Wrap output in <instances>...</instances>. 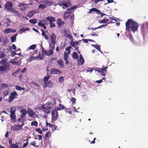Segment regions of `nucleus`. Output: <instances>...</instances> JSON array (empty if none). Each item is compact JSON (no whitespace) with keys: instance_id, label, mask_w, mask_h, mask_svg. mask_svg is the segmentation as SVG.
<instances>
[{"instance_id":"1","label":"nucleus","mask_w":148,"mask_h":148,"mask_svg":"<svg viewBox=\"0 0 148 148\" xmlns=\"http://www.w3.org/2000/svg\"><path fill=\"white\" fill-rule=\"evenodd\" d=\"M126 29L135 32L138 30V24L131 19H129L125 23Z\"/></svg>"},{"instance_id":"2","label":"nucleus","mask_w":148,"mask_h":148,"mask_svg":"<svg viewBox=\"0 0 148 148\" xmlns=\"http://www.w3.org/2000/svg\"><path fill=\"white\" fill-rule=\"evenodd\" d=\"M0 71L6 72L10 69V64L6 58H3L0 62Z\"/></svg>"},{"instance_id":"3","label":"nucleus","mask_w":148,"mask_h":148,"mask_svg":"<svg viewBox=\"0 0 148 148\" xmlns=\"http://www.w3.org/2000/svg\"><path fill=\"white\" fill-rule=\"evenodd\" d=\"M42 107L43 112L46 114H49L51 112V110L53 108V105L51 102H47L42 105Z\"/></svg>"},{"instance_id":"4","label":"nucleus","mask_w":148,"mask_h":148,"mask_svg":"<svg viewBox=\"0 0 148 148\" xmlns=\"http://www.w3.org/2000/svg\"><path fill=\"white\" fill-rule=\"evenodd\" d=\"M46 20L47 23L49 22V23L50 24V26L51 28L54 27H56L55 23H53L56 21L55 18L52 16H49L46 17Z\"/></svg>"},{"instance_id":"5","label":"nucleus","mask_w":148,"mask_h":148,"mask_svg":"<svg viewBox=\"0 0 148 148\" xmlns=\"http://www.w3.org/2000/svg\"><path fill=\"white\" fill-rule=\"evenodd\" d=\"M12 3L9 1L7 2L5 4L4 7L8 11L12 12V10L14 9L12 8Z\"/></svg>"},{"instance_id":"6","label":"nucleus","mask_w":148,"mask_h":148,"mask_svg":"<svg viewBox=\"0 0 148 148\" xmlns=\"http://www.w3.org/2000/svg\"><path fill=\"white\" fill-rule=\"evenodd\" d=\"M58 111H57L56 110L54 109L52 110L51 112V122H54V121L57 119L58 116Z\"/></svg>"},{"instance_id":"7","label":"nucleus","mask_w":148,"mask_h":148,"mask_svg":"<svg viewBox=\"0 0 148 148\" xmlns=\"http://www.w3.org/2000/svg\"><path fill=\"white\" fill-rule=\"evenodd\" d=\"M108 67V66L105 67H103L102 66L101 69L97 68L96 69H95V70L96 71H97L98 73H100L101 75L105 76L106 73L104 72H106L107 71V69Z\"/></svg>"},{"instance_id":"8","label":"nucleus","mask_w":148,"mask_h":148,"mask_svg":"<svg viewBox=\"0 0 148 148\" xmlns=\"http://www.w3.org/2000/svg\"><path fill=\"white\" fill-rule=\"evenodd\" d=\"M23 126V124L20 125H14L11 126V130L13 131H14L19 130L22 129Z\"/></svg>"},{"instance_id":"9","label":"nucleus","mask_w":148,"mask_h":148,"mask_svg":"<svg viewBox=\"0 0 148 148\" xmlns=\"http://www.w3.org/2000/svg\"><path fill=\"white\" fill-rule=\"evenodd\" d=\"M18 95L15 91L12 92L9 97V102H11L15 98H17Z\"/></svg>"},{"instance_id":"10","label":"nucleus","mask_w":148,"mask_h":148,"mask_svg":"<svg viewBox=\"0 0 148 148\" xmlns=\"http://www.w3.org/2000/svg\"><path fill=\"white\" fill-rule=\"evenodd\" d=\"M62 73V72L59 69L55 68H52L50 72L51 74H60Z\"/></svg>"},{"instance_id":"11","label":"nucleus","mask_w":148,"mask_h":148,"mask_svg":"<svg viewBox=\"0 0 148 148\" xmlns=\"http://www.w3.org/2000/svg\"><path fill=\"white\" fill-rule=\"evenodd\" d=\"M79 59H77V62L79 65H83L84 62V60L82 54H80Z\"/></svg>"},{"instance_id":"12","label":"nucleus","mask_w":148,"mask_h":148,"mask_svg":"<svg viewBox=\"0 0 148 148\" xmlns=\"http://www.w3.org/2000/svg\"><path fill=\"white\" fill-rule=\"evenodd\" d=\"M51 43L54 44L56 43V36L54 33H53L50 36Z\"/></svg>"},{"instance_id":"13","label":"nucleus","mask_w":148,"mask_h":148,"mask_svg":"<svg viewBox=\"0 0 148 148\" xmlns=\"http://www.w3.org/2000/svg\"><path fill=\"white\" fill-rule=\"evenodd\" d=\"M44 88L47 87H52L53 85V83L51 80L46 82L44 83Z\"/></svg>"},{"instance_id":"14","label":"nucleus","mask_w":148,"mask_h":148,"mask_svg":"<svg viewBox=\"0 0 148 148\" xmlns=\"http://www.w3.org/2000/svg\"><path fill=\"white\" fill-rule=\"evenodd\" d=\"M59 107H55L54 108V109L56 110L57 111H58V110L60 111L61 110H64L66 107H65V106L61 104H59Z\"/></svg>"},{"instance_id":"15","label":"nucleus","mask_w":148,"mask_h":148,"mask_svg":"<svg viewBox=\"0 0 148 148\" xmlns=\"http://www.w3.org/2000/svg\"><path fill=\"white\" fill-rule=\"evenodd\" d=\"M47 126H49L50 127H52V131L53 132L55 130H56L57 126L54 124H51L47 123V122L46 123Z\"/></svg>"},{"instance_id":"16","label":"nucleus","mask_w":148,"mask_h":148,"mask_svg":"<svg viewBox=\"0 0 148 148\" xmlns=\"http://www.w3.org/2000/svg\"><path fill=\"white\" fill-rule=\"evenodd\" d=\"M27 112L28 115L31 117H34L36 115V114L33 110L29 108L27 109Z\"/></svg>"},{"instance_id":"17","label":"nucleus","mask_w":148,"mask_h":148,"mask_svg":"<svg viewBox=\"0 0 148 148\" xmlns=\"http://www.w3.org/2000/svg\"><path fill=\"white\" fill-rule=\"evenodd\" d=\"M57 23L59 27H60L62 25H63L64 24V22L62 21L61 18H58L57 21Z\"/></svg>"},{"instance_id":"18","label":"nucleus","mask_w":148,"mask_h":148,"mask_svg":"<svg viewBox=\"0 0 148 148\" xmlns=\"http://www.w3.org/2000/svg\"><path fill=\"white\" fill-rule=\"evenodd\" d=\"M36 13V12L33 10L29 11L27 14V16L29 18H31Z\"/></svg>"},{"instance_id":"19","label":"nucleus","mask_w":148,"mask_h":148,"mask_svg":"<svg viewBox=\"0 0 148 148\" xmlns=\"http://www.w3.org/2000/svg\"><path fill=\"white\" fill-rule=\"evenodd\" d=\"M146 26H148V25H146V23H143L141 25V29L142 32L143 34L145 33L147 29V28L145 27Z\"/></svg>"},{"instance_id":"20","label":"nucleus","mask_w":148,"mask_h":148,"mask_svg":"<svg viewBox=\"0 0 148 148\" xmlns=\"http://www.w3.org/2000/svg\"><path fill=\"white\" fill-rule=\"evenodd\" d=\"M71 13V12L68 10L67 11L64 13V19H67L70 16V14Z\"/></svg>"},{"instance_id":"21","label":"nucleus","mask_w":148,"mask_h":148,"mask_svg":"<svg viewBox=\"0 0 148 148\" xmlns=\"http://www.w3.org/2000/svg\"><path fill=\"white\" fill-rule=\"evenodd\" d=\"M11 12L14 13L18 17H20L21 16V15L20 13L14 9L12 10Z\"/></svg>"},{"instance_id":"22","label":"nucleus","mask_w":148,"mask_h":148,"mask_svg":"<svg viewBox=\"0 0 148 148\" xmlns=\"http://www.w3.org/2000/svg\"><path fill=\"white\" fill-rule=\"evenodd\" d=\"M41 31H42V36H45V38L47 40L49 39L48 36L46 34L45 32L42 29H41Z\"/></svg>"},{"instance_id":"23","label":"nucleus","mask_w":148,"mask_h":148,"mask_svg":"<svg viewBox=\"0 0 148 148\" xmlns=\"http://www.w3.org/2000/svg\"><path fill=\"white\" fill-rule=\"evenodd\" d=\"M57 62L58 64L61 67H63L64 66L63 62L62 60H60L57 61Z\"/></svg>"},{"instance_id":"24","label":"nucleus","mask_w":148,"mask_h":148,"mask_svg":"<svg viewBox=\"0 0 148 148\" xmlns=\"http://www.w3.org/2000/svg\"><path fill=\"white\" fill-rule=\"evenodd\" d=\"M39 23H41L44 25H48V23H47L46 20V18L43 19L42 20H40V22Z\"/></svg>"},{"instance_id":"25","label":"nucleus","mask_w":148,"mask_h":148,"mask_svg":"<svg viewBox=\"0 0 148 148\" xmlns=\"http://www.w3.org/2000/svg\"><path fill=\"white\" fill-rule=\"evenodd\" d=\"M53 51L52 49H51L47 51L45 55L47 56H50L53 54Z\"/></svg>"},{"instance_id":"26","label":"nucleus","mask_w":148,"mask_h":148,"mask_svg":"<svg viewBox=\"0 0 148 148\" xmlns=\"http://www.w3.org/2000/svg\"><path fill=\"white\" fill-rule=\"evenodd\" d=\"M17 34H16L12 36L11 37L10 39L11 40V42L12 43L15 42L16 39V37L17 36Z\"/></svg>"},{"instance_id":"27","label":"nucleus","mask_w":148,"mask_h":148,"mask_svg":"<svg viewBox=\"0 0 148 148\" xmlns=\"http://www.w3.org/2000/svg\"><path fill=\"white\" fill-rule=\"evenodd\" d=\"M69 1L68 0L66 2V1L64 2L63 6H62V8L63 9H65L67 7L69 6L68 3H69Z\"/></svg>"},{"instance_id":"28","label":"nucleus","mask_w":148,"mask_h":148,"mask_svg":"<svg viewBox=\"0 0 148 148\" xmlns=\"http://www.w3.org/2000/svg\"><path fill=\"white\" fill-rule=\"evenodd\" d=\"M72 58L74 59H77L78 58V56L75 52H73L72 54Z\"/></svg>"},{"instance_id":"29","label":"nucleus","mask_w":148,"mask_h":148,"mask_svg":"<svg viewBox=\"0 0 148 148\" xmlns=\"http://www.w3.org/2000/svg\"><path fill=\"white\" fill-rule=\"evenodd\" d=\"M92 46L95 48L99 51L101 52V50L99 45H92Z\"/></svg>"},{"instance_id":"30","label":"nucleus","mask_w":148,"mask_h":148,"mask_svg":"<svg viewBox=\"0 0 148 148\" xmlns=\"http://www.w3.org/2000/svg\"><path fill=\"white\" fill-rule=\"evenodd\" d=\"M37 20L36 19H30L29 22L31 23L34 24L37 23Z\"/></svg>"},{"instance_id":"31","label":"nucleus","mask_w":148,"mask_h":148,"mask_svg":"<svg viewBox=\"0 0 148 148\" xmlns=\"http://www.w3.org/2000/svg\"><path fill=\"white\" fill-rule=\"evenodd\" d=\"M15 88L18 90H24L25 89V88H22L21 86H18V85L16 86H15Z\"/></svg>"},{"instance_id":"32","label":"nucleus","mask_w":148,"mask_h":148,"mask_svg":"<svg viewBox=\"0 0 148 148\" xmlns=\"http://www.w3.org/2000/svg\"><path fill=\"white\" fill-rule=\"evenodd\" d=\"M51 132H47L46 133V134H45V140H47L49 138V134L51 135Z\"/></svg>"},{"instance_id":"33","label":"nucleus","mask_w":148,"mask_h":148,"mask_svg":"<svg viewBox=\"0 0 148 148\" xmlns=\"http://www.w3.org/2000/svg\"><path fill=\"white\" fill-rule=\"evenodd\" d=\"M31 126H34L36 127H37L38 126V122L37 121H34L31 123Z\"/></svg>"},{"instance_id":"34","label":"nucleus","mask_w":148,"mask_h":148,"mask_svg":"<svg viewBox=\"0 0 148 148\" xmlns=\"http://www.w3.org/2000/svg\"><path fill=\"white\" fill-rule=\"evenodd\" d=\"M10 117L11 119L13 120L14 122L16 121V119L15 118L16 116L15 115L10 114Z\"/></svg>"},{"instance_id":"35","label":"nucleus","mask_w":148,"mask_h":148,"mask_svg":"<svg viewBox=\"0 0 148 148\" xmlns=\"http://www.w3.org/2000/svg\"><path fill=\"white\" fill-rule=\"evenodd\" d=\"M25 141H26V142L25 143H23V146L22 147V148H23L27 146V145L28 144V138H26L25 140Z\"/></svg>"},{"instance_id":"36","label":"nucleus","mask_w":148,"mask_h":148,"mask_svg":"<svg viewBox=\"0 0 148 148\" xmlns=\"http://www.w3.org/2000/svg\"><path fill=\"white\" fill-rule=\"evenodd\" d=\"M18 146L16 144H12V145H10L9 147L10 148H18Z\"/></svg>"},{"instance_id":"37","label":"nucleus","mask_w":148,"mask_h":148,"mask_svg":"<svg viewBox=\"0 0 148 148\" xmlns=\"http://www.w3.org/2000/svg\"><path fill=\"white\" fill-rule=\"evenodd\" d=\"M64 36H66L67 38L70 39L71 41L73 40V37L71 35L69 34H65Z\"/></svg>"},{"instance_id":"38","label":"nucleus","mask_w":148,"mask_h":148,"mask_svg":"<svg viewBox=\"0 0 148 148\" xmlns=\"http://www.w3.org/2000/svg\"><path fill=\"white\" fill-rule=\"evenodd\" d=\"M64 110H65L66 113H68V114H71V112L70 111V108H66L64 109Z\"/></svg>"},{"instance_id":"39","label":"nucleus","mask_w":148,"mask_h":148,"mask_svg":"<svg viewBox=\"0 0 148 148\" xmlns=\"http://www.w3.org/2000/svg\"><path fill=\"white\" fill-rule=\"evenodd\" d=\"M38 25L39 26L43 27L45 29H47V27L45 25H44L41 23H38Z\"/></svg>"},{"instance_id":"40","label":"nucleus","mask_w":148,"mask_h":148,"mask_svg":"<svg viewBox=\"0 0 148 148\" xmlns=\"http://www.w3.org/2000/svg\"><path fill=\"white\" fill-rule=\"evenodd\" d=\"M27 112L25 110H23L22 111V114L21 115V118H23V117L25 116Z\"/></svg>"},{"instance_id":"41","label":"nucleus","mask_w":148,"mask_h":148,"mask_svg":"<svg viewBox=\"0 0 148 148\" xmlns=\"http://www.w3.org/2000/svg\"><path fill=\"white\" fill-rule=\"evenodd\" d=\"M35 130L40 134H42V132L40 128H37L35 129Z\"/></svg>"},{"instance_id":"42","label":"nucleus","mask_w":148,"mask_h":148,"mask_svg":"<svg viewBox=\"0 0 148 148\" xmlns=\"http://www.w3.org/2000/svg\"><path fill=\"white\" fill-rule=\"evenodd\" d=\"M38 8L42 9H44L46 8V7L44 5L40 4L39 5Z\"/></svg>"},{"instance_id":"43","label":"nucleus","mask_w":148,"mask_h":148,"mask_svg":"<svg viewBox=\"0 0 148 148\" xmlns=\"http://www.w3.org/2000/svg\"><path fill=\"white\" fill-rule=\"evenodd\" d=\"M50 77L45 76L43 78L44 83L45 82L48 81V80L50 78Z\"/></svg>"},{"instance_id":"44","label":"nucleus","mask_w":148,"mask_h":148,"mask_svg":"<svg viewBox=\"0 0 148 148\" xmlns=\"http://www.w3.org/2000/svg\"><path fill=\"white\" fill-rule=\"evenodd\" d=\"M64 80V78L63 77H60L58 78V81L60 83H62L63 82Z\"/></svg>"},{"instance_id":"45","label":"nucleus","mask_w":148,"mask_h":148,"mask_svg":"<svg viewBox=\"0 0 148 148\" xmlns=\"http://www.w3.org/2000/svg\"><path fill=\"white\" fill-rule=\"evenodd\" d=\"M11 29L7 28L5 29L4 30V32L5 34H8L10 32Z\"/></svg>"},{"instance_id":"46","label":"nucleus","mask_w":148,"mask_h":148,"mask_svg":"<svg viewBox=\"0 0 148 148\" xmlns=\"http://www.w3.org/2000/svg\"><path fill=\"white\" fill-rule=\"evenodd\" d=\"M64 60L68 59V55L65 52H64Z\"/></svg>"},{"instance_id":"47","label":"nucleus","mask_w":148,"mask_h":148,"mask_svg":"<svg viewBox=\"0 0 148 148\" xmlns=\"http://www.w3.org/2000/svg\"><path fill=\"white\" fill-rule=\"evenodd\" d=\"M36 47V45H33L31 46H30L29 47V49H34Z\"/></svg>"},{"instance_id":"48","label":"nucleus","mask_w":148,"mask_h":148,"mask_svg":"<svg viewBox=\"0 0 148 148\" xmlns=\"http://www.w3.org/2000/svg\"><path fill=\"white\" fill-rule=\"evenodd\" d=\"M3 93L4 96L5 97V96H7V95H8L9 92H8V90H4L3 91Z\"/></svg>"},{"instance_id":"49","label":"nucleus","mask_w":148,"mask_h":148,"mask_svg":"<svg viewBox=\"0 0 148 148\" xmlns=\"http://www.w3.org/2000/svg\"><path fill=\"white\" fill-rule=\"evenodd\" d=\"M71 48V46H69L68 47H67L66 48V50L68 52V53H70V49Z\"/></svg>"},{"instance_id":"50","label":"nucleus","mask_w":148,"mask_h":148,"mask_svg":"<svg viewBox=\"0 0 148 148\" xmlns=\"http://www.w3.org/2000/svg\"><path fill=\"white\" fill-rule=\"evenodd\" d=\"M29 28L27 27L26 28H22L20 29V31L25 32L26 31H28Z\"/></svg>"},{"instance_id":"51","label":"nucleus","mask_w":148,"mask_h":148,"mask_svg":"<svg viewBox=\"0 0 148 148\" xmlns=\"http://www.w3.org/2000/svg\"><path fill=\"white\" fill-rule=\"evenodd\" d=\"M36 142L35 141H34L30 143V145H32L34 147H38V146H36Z\"/></svg>"},{"instance_id":"52","label":"nucleus","mask_w":148,"mask_h":148,"mask_svg":"<svg viewBox=\"0 0 148 148\" xmlns=\"http://www.w3.org/2000/svg\"><path fill=\"white\" fill-rule=\"evenodd\" d=\"M8 87V84H5L4 83H2L1 84V87L2 88H5Z\"/></svg>"},{"instance_id":"53","label":"nucleus","mask_w":148,"mask_h":148,"mask_svg":"<svg viewBox=\"0 0 148 148\" xmlns=\"http://www.w3.org/2000/svg\"><path fill=\"white\" fill-rule=\"evenodd\" d=\"M96 10V8H93L92 9H91L89 12V13L90 14L91 12H95Z\"/></svg>"},{"instance_id":"54","label":"nucleus","mask_w":148,"mask_h":148,"mask_svg":"<svg viewBox=\"0 0 148 148\" xmlns=\"http://www.w3.org/2000/svg\"><path fill=\"white\" fill-rule=\"evenodd\" d=\"M99 23H106L105 19H104L102 20H99Z\"/></svg>"},{"instance_id":"55","label":"nucleus","mask_w":148,"mask_h":148,"mask_svg":"<svg viewBox=\"0 0 148 148\" xmlns=\"http://www.w3.org/2000/svg\"><path fill=\"white\" fill-rule=\"evenodd\" d=\"M5 57V55L3 52L0 51V58H2Z\"/></svg>"},{"instance_id":"56","label":"nucleus","mask_w":148,"mask_h":148,"mask_svg":"<svg viewBox=\"0 0 148 148\" xmlns=\"http://www.w3.org/2000/svg\"><path fill=\"white\" fill-rule=\"evenodd\" d=\"M70 45L72 46L73 47H74L75 46V42L72 41H71V42H70Z\"/></svg>"},{"instance_id":"57","label":"nucleus","mask_w":148,"mask_h":148,"mask_svg":"<svg viewBox=\"0 0 148 148\" xmlns=\"http://www.w3.org/2000/svg\"><path fill=\"white\" fill-rule=\"evenodd\" d=\"M13 109L11 108V110L10 111V112L11 113L10 114H12V115H15V110H12Z\"/></svg>"},{"instance_id":"58","label":"nucleus","mask_w":148,"mask_h":148,"mask_svg":"<svg viewBox=\"0 0 148 148\" xmlns=\"http://www.w3.org/2000/svg\"><path fill=\"white\" fill-rule=\"evenodd\" d=\"M112 23V22H110V23H107V24H105V25H102L101 26H99V27H98V28H102V27H104L105 26H106L108 25L110 23Z\"/></svg>"},{"instance_id":"59","label":"nucleus","mask_w":148,"mask_h":148,"mask_svg":"<svg viewBox=\"0 0 148 148\" xmlns=\"http://www.w3.org/2000/svg\"><path fill=\"white\" fill-rule=\"evenodd\" d=\"M11 63L13 64H18V61H12L11 62Z\"/></svg>"},{"instance_id":"60","label":"nucleus","mask_w":148,"mask_h":148,"mask_svg":"<svg viewBox=\"0 0 148 148\" xmlns=\"http://www.w3.org/2000/svg\"><path fill=\"white\" fill-rule=\"evenodd\" d=\"M42 52L43 53H44L45 55L47 51H46L44 48L42 47Z\"/></svg>"},{"instance_id":"61","label":"nucleus","mask_w":148,"mask_h":148,"mask_svg":"<svg viewBox=\"0 0 148 148\" xmlns=\"http://www.w3.org/2000/svg\"><path fill=\"white\" fill-rule=\"evenodd\" d=\"M107 1L108 2V3H105V5H106L107 4L113 3L114 2V1L113 0H107Z\"/></svg>"},{"instance_id":"62","label":"nucleus","mask_w":148,"mask_h":148,"mask_svg":"<svg viewBox=\"0 0 148 148\" xmlns=\"http://www.w3.org/2000/svg\"><path fill=\"white\" fill-rule=\"evenodd\" d=\"M33 84L34 86H36V87H40V86H39V84H37L35 82H33Z\"/></svg>"},{"instance_id":"63","label":"nucleus","mask_w":148,"mask_h":148,"mask_svg":"<svg viewBox=\"0 0 148 148\" xmlns=\"http://www.w3.org/2000/svg\"><path fill=\"white\" fill-rule=\"evenodd\" d=\"M76 8V7L75 6H73V7H72L71 8H69V9H67V10H68V11L71 12V10H73V9H75V8Z\"/></svg>"},{"instance_id":"64","label":"nucleus","mask_w":148,"mask_h":148,"mask_svg":"<svg viewBox=\"0 0 148 148\" xmlns=\"http://www.w3.org/2000/svg\"><path fill=\"white\" fill-rule=\"evenodd\" d=\"M27 8L26 7H21L20 8V10L23 11H24L27 9Z\"/></svg>"}]
</instances>
